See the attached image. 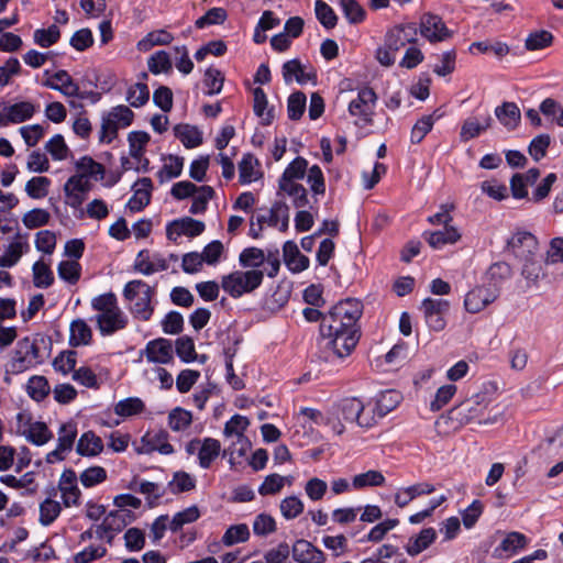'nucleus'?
I'll list each match as a JSON object with an SVG mask.
<instances>
[{
  "label": "nucleus",
  "instance_id": "31",
  "mask_svg": "<svg viewBox=\"0 0 563 563\" xmlns=\"http://www.w3.org/2000/svg\"><path fill=\"white\" fill-rule=\"evenodd\" d=\"M174 133L186 148H195L203 142L201 131L194 125L177 124L174 128Z\"/></svg>",
  "mask_w": 563,
  "mask_h": 563
},
{
  "label": "nucleus",
  "instance_id": "44",
  "mask_svg": "<svg viewBox=\"0 0 563 563\" xmlns=\"http://www.w3.org/2000/svg\"><path fill=\"white\" fill-rule=\"evenodd\" d=\"M520 263H522V276L532 282H537L541 276H543L542 271V257L537 252L531 258H519Z\"/></svg>",
  "mask_w": 563,
  "mask_h": 563
},
{
  "label": "nucleus",
  "instance_id": "26",
  "mask_svg": "<svg viewBox=\"0 0 563 563\" xmlns=\"http://www.w3.org/2000/svg\"><path fill=\"white\" fill-rule=\"evenodd\" d=\"M308 161L301 156L296 157L285 168L278 180V188L297 184L296 180L302 179L306 175Z\"/></svg>",
  "mask_w": 563,
  "mask_h": 563
},
{
  "label": "nucleus",
  "instance_id": "2",
  "mask_svg": "<svg viewBox=\"0 0 563 563\" xmlns=\"http://www.w3.org/2000/svg\"><path fill=\"white\" fill-rule=\"evenodd\" d=\"M490 404L487 393H477L471 398L462 401L450 410V419L456 420L460 424H467L477 421L479 424H493L498 420V413L493 417L485 416V410Z\"/></svg>",
  "mask_w": 563,
  "mask_h": 563
},
{
  "label": "nucleus",
  "instance_id": "52",
  "mask_svg": "<svg viewBox=\"0 0 563 563\" xmlns=\"http://www.w3.org/2000/svg\"><path fill=\"white\" fill-rule=\"evenodd\" d=\"M77 364V352L74 350H66L60 352L53 361V367L56 372L64 375L74 373Z\"/></svg>",
  "mask_w": 563,
  "mask_h": 563
},
{
  "label": "nucleus",
  "instance_id": "50",
  "mask_svg": "<svg viewBox=\"0 0 563 563\" xmlns=\"http://www.w3.org/2000/svg\"><path fill=\"white\" fill-rule=\"evenodd\" d=\"M147 67L148 70L154 75L169 73L173 68L169 54L165 51L155 52L148 57Z\"/></svg>",
  "mask_w": 563,
  "mask_h": 563
},
{
  "label": "nucleus",
  "instance_id": "51",
  "mask_svg": "<svg viewBox=\"0 0 563 563\" xmlns=\"http://www.w3.org/2000/svg\"><path fill=\"white\" fill-rule=\"evenodd\" d=\"M60 279L70 285L78 283L81 276V265L77 261H62L57 266Z\"/></svg>",
  "mask_w": 563,
  "mask_h": 563
},
{
  "label": "nucleus",
  "instance_id": "17",
  "mask_svg": "<svg viewBox=\"0 0 563 563\" xmlns=\"http://www.w3.org/2000/svg\"><path fill=\"white\" fill-rule=\"evenodd\" d=\"M58 488L62 493V499L65 507L78 506L81 492L77 485L76 472L65 470L59 478Z\"/></svg>",
  "mask_w": 563,
  "mask_h": 563
},
{
  "label": "nucleus",
  "instance_id": "46",
  "mask_svg": "<svg viewBox=\"0 0 563 563\" xmlns=\"http://www.w3.org/2000/svg\"><path fill=\"white\" fill-rule=\"evenodd\" d=\"M283 77L286 82H290L294 78L298 84H306L311 76L303 71V67L299 59H291L283 65Z\"/></svg>",
  "mask_w": 563,
  "mask_h": 563
},
{
  "label": "nucleus",
  "instance_id": "11",
  "mask_svg": "<svg viewBox=\"0 0 563 563\" xmlns=\"http://www.w3.org/2000/svg\"><path fill=\"white\" fill-rule=\"evenodd\" d=\"M419 31L431 43L442 42L452 36L442 18L433 13H424L420 18Z\"/></svg>",
  "mask_w": 563,
  "mask_h": 563
},
{
  "label": "nucleus",
  "instance_id": "12",
  "mask_svg": "<svg viewBox=\"0 0 563 563\" xmlns=\"http://www.w3.org/2000/svg\"><path fill=\"white\" fill-rule=\"evenodd\" d=\"M497 298V288H489L486 285L476 286L465 295L464 307L470 313H478Z\"/></svg>",
  "mask_w": 563,
  "mask_h": 563
},
{
  "label": "nucleus",
  "instance_id": "58",
  "mask_svg": "<svg viewBox=\"0 0 563 563\" xmlns=\"http://www.w3.org/2000/svg\"><path fill=\"white\" fill-rule=\"evenodd\" d=\"M51 179L44 176L32 177L25 185V191L32 199H42L47 196Z\"/></svg>",
  "mask_w": 563,
  "mask_h": 563
},
{
  "label": "nucleus",
  "instance_id": "24",
  "mask_svg": "<svg viewBox=\"0 0 563 563\" xmlns=\"http://www.w3.org/2000/svg\"><path fill=\"white\" fill-rule=\"evenodd\" d=\"M45 87L57 90L66 97H74L79 93V86L71 76L64 69L56 71L51 79L43 82Z\"/></svg>",
  "mask_w": 563,
  "mask_h": 563
},
{
  "label": "nucleus",
  "instance_id": "30",
  "mask_svg": "<svg viewBox=\"0 0 563 563\" xmlns=\"http://www.w3.org/2000/svg\"><path fill=\"white\" fill-rule=\"evenodd\" d=\"M511 267L506 262H497L489 266L486 272V279L489 288H497L500 294L501 285L511 277Z\"/></svg>",
  "mask_w": 563,
  "mask_h": 563
},
{
  "label": "nucleus",
  "instance_id": "9",
  "mask_svg": "<svg viewBox=\"0 0 563 563\" xmlns=\"http://www.w3.org/2000/svg\"><path fill=\"white\" fill-rule=\"evenodd\" d=\"M506 250L517 260L531 258L539 252V242L531 232L518 230L507 240Z\"/></svg>",
  "mask_w": 563,
  "mask_h": 563
},
{
  "label": "nucleus",
  "instance_id": "42",
  "mask_svg": "<svg viewBox=\"0 0 563 563\" xmlns=\"http://www.w3.org/2000/svg\"><path fill=\"white\" fill-rule=\"evenodd\" d=\"M33 284L36 288H48L54 284L53 271L43 261H36L32 266Z\"/></svg>",
  "mask_w": 563,
  "mask_h": 563
},
{
  "label": "nucleus",
  "instance_id": "29",
  "mask_svg": "<svg viewBox=\"0 0 563 563\" xmlns=\"http://www.w3.org/2000/svg\"><path fill=\"white\" fill-rule=\"evenodd\" d=\"M221 453V443L219 440L213 438L202 439V443L198 452L199 466L203 470L210 468L213 461Z\"/></svg>",
  "mask_w": 563,
  "mask_h": 563
},
{
  "label": "nucleus",
  "instance_id": "15",
  "mask_svg": "<svg viewBox=\"0 0 563 563\" xmlns=\"http://www.w3.org/2000/svg\"><path fill=\"white\" fill-rule=\"evenodd\" d=\"M169 434L166 430H158L156 432H147L141 439L142 448L137 450L139 453L151 454L155 451L163 455L174 453L173 445L168 442Z\"/></svg>",
  "mask_w": 563,
  "mask_h": 563
},
{
  "label": "nucleus",
  "instance_id": "60",
  "mask_svg": "<svg viewBox=\"0 0 563 563\" xmlns=\"http://www.w3.org/2000/svg\"><path fill=\"white\" fill-rule=\"evenodd\" d=\"M250 538V530L247 525L240 523L230 526L222 537V542L227 547L235 543L245 542Z\"/></svg>",
  "mask_w": 563,
  "mask_h": 563
},
{
  "label": "nucleus",
  "instance_id": "4",
  "mask_svg": "<svg viewBox=\"0 0 563 563\" xmlns=\"http://www.w3.org/2000/svg\"><path fill=\"white\" fill-rule=\"evenodd\" d=\"M264 278L261 269L234 271L222 276L221 287L232 298H240L257 289Z\"/></svg>",
  "mask_w": 563,
  "mask_h": 563
},
{
  "label": "nucleus",
  "instance_id": "13",
  "mask_svg": "<svg viewBox=\"0 0 563 563\" xmlns=\"http://www.w3.org/2000/svg\"><path fill=\"white\" fill-rule=\"evenodd\" d=\"M530 539L518 531L506 532L499 545L494 549L493 556L497 559H510L525 550Z\"/></svg>",
  "mask_w": 563,
  "mask_h": 563
},
{
  "label": "nucleus",
  "instance_id": "54",
  "mask_svg": "<svg viewBox=\"0 0 563 563\" xmlns=\"http://www.w3.org/2000/svg\"><path fill=\"white\" fill-rule=\"evenodd\" d=\"M150 99V89L146 84L136 82L128 88L126 101L133 108L143 107Z\"/></svg>",
  "mask_w": 563,
  "mask_h": 563
},
{
  "label": "nucleus",
  "instance_id": "20",
  "mask_svg": "<svg viewBox=\"0 0 563 563\" xmlns=\"http://www.w3.org/2000/svg\"><path fill=\"white\" fill-rule=\"evenodd\" d=\"M292 559L297 563H324V553L311 542L300 539L291 548Z\"/></svg>",
  "mask_w": 563,
  "mask_h": 563
},
{
  "label": "nucleus",
  "instance_id": "14",
  "mask_svg": "<svg viewBox=\"0 0 563 563\" xmlns=\"http://www.w3.org/2000/svg\"><path fill=\"white\" fill-rule=\"evenodd\" d=\"M206 229L202 221L196 220L190 217H184L172 221L166 227V236L170 241H176L178 236L186 235L196 238L200 235Z\"/></svg>",
  "mask_w": 563,
  "mask_h": 563
},
{
  "label": "nucleus",
  "instance_id": "47",
  "mask_svg": "<svg viewBox=\"0 0 563 563\" xmlns=\"http://www.w3.org/2000/svg\"><path fill=\"white\" fill-rule=\"evenodd\" d=\"M174 40L172 33L165 30H157L147 33V35L137 43V47L141 51H148L156 45H168Z\"/></svg>",
  "mask_w": 563,
  "mask_h": 563
},
{
  "label": "nucleus",
  "instance_id": "33",
  "mask_svg": "<svg viewBox=\"0 0 563 563\" xmlns=\"http://www.w3.org/2000/svg\"><path fill=\"white\" fill-rule=\"evenodd\" d=\"M401 395L396 390L389 389L380 393L376 399L373 415L379 418L385 417L399 405Z\"/></svg>",
  "mask_w": 563,
  "mask_h": 563
},
{
  "label": "nucleus",
  "instance_id": "21",
  "mask_svg": "<svg viewBox=\"0 0 563 563\" xmlns=\"http://www.w3.org/2000/svg\"><path fill=\"white\" fill-rule=\"evenodd\" d=\"M423 239L434 250H441L445 245L455 244L461 239V233L455 227H443L442 230L426 231Z\"/></svg>",
  "mask_w": 563,
  "mask_h": 563
},
{
  "label": "nucleus",
  "instance_id": "38",
  "mask_svg": "<svg viewBox=\"0 0 563 563\" xmlns=\"http://www.w3.org/2000/svg\"><path fill=\"white\" fill-rule=\"evenodd\" d=\"M29 250L27 242L13 241L11 242L4 253L0 255V267H12L14 266L23 253Z\"/></svg>",
  "mask_w": 563,
  "mask_h": 563
},
{
  "label": "nucleus",
  "instance_id": "63",
  "mask_svg": "<svg viewBox=\"0 0 563 563\" xmlns=\"http://www.w3.org/2000/svg\"><path fill=\"white\" fill-rule=\"evenodd\" d=\"M224 82V76L221 70L209 67L205 71L203 84L208 88L207 96H213L221 92Z\"/></svg>",
  "mask_w": 563,
  "mask_h": 563
},
{
  "label": "nucleus",
  "instance_id": "56",
  "mask_svg": "<svg viewBox=\"0 0 563 563\" xmlns=\"http://www.w3.org/2000/svg\"><path fill=\"white\" fill-rule=\"evenodd\" d=\"M314 12L318 21L325 29H333L338 23V16L334 10L323 0L314 2Z\"/></svg>",
  "mask_w": 563,
  "mask_h": 563
},
{
  "label": "nucleus",
  "instance_id": "62",
  "mask_svg": "<svg viewBox=\"0 0 563 563\" xmlns=\"http://www.w3.org/2000/svg\"><path fill=\"white\" fill-rule=\"evenodd\" d=\"M77 437V427L74 422L63 423L58 430L57 446L59 451H70Z\"/></svg>",
  "mask_w": 563,
  "mask_h": 563
},
{
  "label": "nucleus",
  "instance_id": "19",
  "mask_svg": "<svg viewBox=\"0 0 563 563\" xmlns=\"http://www.w3.org/2000/svg\"><path fill=\"white\" fill-rule=\"evenodd\" d=\"M95 320L101 335L104 336L124 329L128 324V319L121 309L99 313L95 317Z\"/></svg>",
  "mask_w": 563,
  "mask_h": 563
},
{
  "label": "nucleus",
  "instance_id": "28",
  "mask_svg": "<svg viewBox=\"0 0 563 563\" xmlns=\"http://www.w3.org/2000/svg\"><path fill=\"white\" fill-rule=\"evenodd\" d=\"M103 451V442L93 431L81 434L77 442L76 452L81 456H97Z\"/></svg>",
  "mask_w": 563,
  "mask_h": 563
},
{
  "label": "nucleus",
  "instance_id": "5",
  "mask_svg": "<svg viewBox=\"0 0 563 563\" xmlns=\"http://www.w3.org/2000/svg\"><path fill=\"white\" fill-rule=\"evenodd\" d=\"M134 119V112L126 106L120 104L111 108L101 117L99 142L110 144L118 137L120 129L130 126Z\"/></svg>",
  "mask_w": 563,
  "mask_h": 563
},
{
  "label": "nucleus",
  "instance_id": "23",
  "mask_svg": "<svg viewBox=\"0 0 563 563\" xmlns=\"http://www.w3.org/2000/svg\"><path fill=\"white\" fill-rule=\"evenodd\" d=\"M283 256L285 265L292 273H301L309 267V258L300 253L298 245L291 240L284 243Z\"/></svg>",
  "mask_w": 563,
  "mask_h": 563
},
{
  "label": "nucleus",
  "instance_id": "45",
  "mask_svg": "<svg viewBox=\"0 0 563 563\" xmlns=\"http://www.w3.org/2000/svg\"><path fill=\"white\" fill-rule=\"evenodd\" d=\"M265 262V253L258 247H246L239 255V263L243 268L257 269Z\"/></svg>",
  "mask_w": 563,
  "mask_h": 563
},
{
  "label": "nucleus",
  "instance_id": "57",
  "mask_svg": "<svg viewBox=\"0 0 563 563\" xmlns=\"http://www.w3.org/2000/svg\"><path fill=\"white\" fill-rule=\"evenodd\" d=\"M340 7L351 24H358L365 20L366 12L356 0H340Z\"/></svg>",
  "mask_w": 563,
  "mask_h": 563
},
{
  "label": "nucleus",
  "instance_id": "34",
  "mask_svg": "<svg viewBox=\"0 0 563 563\" xmlns=\"http://www.w3.org/2000/svg\"><path fill=\"white\" fill-rule=\"evenodd\" d=\"M23 434L29 442L37 446L47 443L53 438L52 431L42 421L31 422L27 430L23 431Z\"/></svg>",
  "mask_w": 563,
  "mask_h": 563
},
{
  "label": "nucleus",
  "instance_id": "18",
  "mask_svg": "<svg viewBox=\"0 0 563 563\" xmlns=\"http://www.w3.org/2000/svg\"><path fill=\"white\" fill-rule=\"evenodd\" d=\"M34 106L29 101H21L4 107L0 112V126H7L10 123H21L33 117Z\"/></svg>",
  "mask_w": 563,
  "mask_h": 563
},
{
  "label": "nucleus",
  "instance_id": "35",
  "mask_svg": "<svg viewBox=\"0 0 563 563\" xmlns=\"http://www.w3.org/2000/svg\"><path fill=\"white\" fill-rule=\"evenodd\" d=\"M441 115L442 114H438V111H434L432 114L423 115L421 119H419L411 129V143L419 144L432 130L435 120L441 118Z\"/></svg>",
  "mask_w": 563,
  "mask_h": 563
},
{
  "label": "nucleus",
  "instance_id": "64",
  "mask_svg": "<svg viewBox=\"0 0 563 563\" xmlns=\"http://www.w3.org/2000/svg\"><path fill=\"white\" fill-rule=\"evenodd\" d=\"M303 503L297 496L285 497L279 505L280 512L286 520L297 518L303 511Z\"/></svg>",
  "mask_w": 563,
  "mask_h": 563
},
{
  "label": "nucleus",
  "instance_id": "10",
  "mask_svg": "<svg viewBox=\"0 0 563 563\" xmlns=\"http://www.w3.org/2000/svg\"><path fill=\"white\" fill-rule=\"evenodd\" d=\"M449 309L450 302L445 299L426 298L421 303L426 322L433 331H442L445 328Z\"/></svg>",
  "mask_w": 563,
  "mask_h": 563
},
{
  "label": "nucleus",
  "instance_id": "25",
  "mask_svg": "<svg viewBox=\"0 0 563 563\" xmlns=\"http://www.w3.org/2000/svg\"><path fill=\"white\" fill-rule=\"evenodd\" d=\"M437 539V531L434 528H424L418 534L409 538L405 550L410 556H417L427 550Z\"/></svg>",
  "mask_w": 563,
  "mask_h": 563
},
{
  "label": "nucleus",
  "instance_id": "36",
  "mask_svg": "<svg viewBox=\"0 0 563 563\" xmlns=\"http://www.w3.org/2000/svg\"><path fill=\"white\" fill-rule=\"evenodd\" d=\"M253 97H254V113L262 119L263 125H269L272 124L274 120L273 109L266 110L267 108V97L265 91L257 87L253 90Z\"/></svg>",
  "mask_w": 563,
  "mask_h": 563
},
{
  "label": "nucleus",
  "instance_id": "27",
  "mask_svg": "<svg viewBox=\"0 0 563 563\" xmlns=\"http://www.w3.org/2000/svg\"><path fill=\"white\" fill-rule=\"evenodd\" d=\"M92 341L91 328L84 319H76L69 327V345L78 347L81 345H89Z\"/></svg>",
  "mask_w": 563,
  "mask_h": 563
},
{
  "label": "nucleus",
  "instance_id": "40",
  "mask_svg": "<svg viewBox=\"0 0 563 563\" xmlns=\"http://www.w3.org/2000/svg\"><path fill=\"white\" fill-rule=\"evenodd\" d=\"M26 391L33 400L40 402L44 400L51 391L48 380L44 376L34 375L27 380Z\"/></svg>",
  "mask_w": 563,
  "mask_h": 563
},
{
  "label": "nucleus",
  "instance_id": "61",
  "mask_svg": "<svg viewBox=\"0 0 563 563\" xmlns=\"http://www.w3.org/2000/svg\"><path fill=\"white\" fill-rule=\"evenodd\" d=\"M33 37L35 44L47 48L58 42L60 37V31L56 24H52L47 29L35 30Z\"/></svg>",
  "mask_w": 563,
  "mask_h": 563
},
{
  "label": "nucleus",
  "instance_id": "39",
  "mask_svg": "<svg viewBox=\"0 0 563 563\" xmlns=\"http://www.w3.org/2000/svg\"><path fill=\"white\" fill-rule=\"evenodd\" d=\"M385 476L382 472L369 470L365 473L357 474L352 479L354 489H364L366 487H378L385 484Z\"/></svg>",
  "mask_w": 563,
  "mask_h": 563
},
{
  "label": "nucleus",
  "instance_id": "49",
  "mask_svg": "<svg viewBox=\"0 0 563 563\" xmlns=\"http://www.w3.org/2000/svg\"><path fill=\"white\" fill-rule=\"evenodd\" d=\"M175 351L177 356L184 363H191L198 358L194 340L188 335L179 336L175 342Z\"/></svg>",
  "mask_w": 563,
  "mask_h": 563
},
{
  "label": "nucleus",
  "instance_id": "16",
  "mask_svg": "<svg viewBox=\"0 0 563 563\" xmlns=\"http://www.w3.org/2000/svg\"><path fill=\"white\" fill-rule=\"evenodd\" d=\"M146 360L156 364H169L174 360L172 341L165 338L148 341L145 346Z\"/></svg>",
  "mask_w": 563,
  "mask_h": 563
},
{
  "label": "nucleus",
  "instance_id": "43",
  "mask_svg": "<svg viewBox=\"0 0 563 563\" xmlns=\"http://www.w3.org/2000/svg\"><path fill=\"white\" fill-rule=\"evenodd\" d=\"M282 221L279 230L282 232L287 231L289 224V208L283 201H276L269 209L268 225L276 227Z\"/></svg>",
  "mask_w": 563,
  "mask_h": 563
},
{
  "label": "nucleus",
  "instance_id": "55",
  "mask_svg": "<svg viewBox=\"0 0 563 563\" xmlns=\"http://www.w3.org/2000/svg\"><path fill=\"white\" fill-rule=\"evenodd\" d=\"M62 506L58 501L46 498L40 505V522L42 526H51L59 516Z\"/></svg>",
  "mask_w": 563,
  "mask_h": 563
},
{
  "label": "nucleus",
  "instance_id": "37",
  "mask_svg": "<svg viewBox=\"0 0 563 563\" xmlns=\"http://www.w3.org/2000/svg\"><path fill=\"white\" fill-rule=\"evenodd\" d=\"M150 139V134L145 131H132L129 133V152L132 158L141 162Z\"/></svg>",
  "mask_w": 563,
  "mask_h": 563
},
{
  "label": "nucleus",
  "instance_id": "7",
  "mask_svg": "<svg viewBox=\"0 0 563 563\" xmlns=\"http://www.w3.org/2000/svg\"><path fill=\"white\" fill-rule=\"evenodd\" d=\"M338 415L347 422H355L362 428H371L376 423L375 415L365 412V406L356 397H347L338 404Z\"/></svg>",
  "mask_w": 563,
  "mask_h": 563
},
{
  "label": "nucleus",
  "instance_id": "59",
  "mask_svg": "<svg viewBox=\"0 0 563 563\" xmlns=\"http://www.w3.org/2000/svg\"><path fill=\"white\" fill-rule=\"evenodd\" d=\"M492 118L487 115L483 123L477 122L474 119H467L461 128V139L463 141L472 140L478 136L483 131L490 126Z\"/></svg>",
  "mask_w": 563,
  "mask_h": 563
},
{
  "label": "nucleus",
  "instance_id": "3",
  "mask_svg": "<svg viewBox=\"0 0 563 563\" xmlns=\"http://www.w3.org/2000/svg\"><path fill=\"white\" fill-rule=\"evenodd\" d=\"M123 296L129 301H134L131 312L141 321H148L154 313L152 298L154 289L145 282L135 279L129 282L123 289Z\"/></svg>",
  "mask_w": 563,
  "mask_h": 563
},
{
  "label": "nucleus",
  "instance_id": "32",
  "mask_svg": "<svg viewBox=\"0 0 563 563\" xmlns=\"http://www.w3.org/2000/svg\"><path fill=\"white\" fill-rule=\"evenodd\" d=\"M495 114L508 130L516 129L521 118L520 110L515 102H504L495 109Z\"/></svg>",
  "mask_w": 563,
  "mask_h": 563
},
{
  "label": "nucleus",
  "instance_id": "41",
  "mask_svg": "<svg viewBox=\"0 0 563 563\" xmlns=\"http://www.w3.org/2000/svg\"><path fill=\"white\" fill-rule=\"evenodd\" d=\"M145 410L144 401L139 397H129L120 400L114 406V413L128 418L142 413Z\"/></svg>",
  "mask_w": 563,
  "mask_h": 563
},
{
  "label": "nucleus",
  "instance_id": "1",
  "mask_svg": "<svg viewBox=\"0 0 563 563\" xmlns=\"http://www.w3.org/2000/svg\"><path fill=\"white\" fill-rule=\"evenodd\" d=\"M363 312V303L355 298H346L334 305L328 313L322 314L317 308H305L302 314L308 322H320V335L324 349L331 356L344 358L350 355L360 341L361 332L357 321Z\"/></svg>",
  "mask_w": 563,
  "mask_h": 563
},
{
  "label": "nucleus",
  "instance_id": "53",
  "mask_svg": "<svg viewBox=\"0 0 563 563\" xmlns=\"http://www.w3.org/2000/svg\"><path fill=\"white\" fill-rule=\"evenodd\" d=\"M200 517V511L197 506H190L173 517L169 529L173 532L179 531L185 525L197 521Z\"/></svg>",
  "mask_w": 563,
  "mask_h": 563
},
{
  "label": "nucleus",
  "instance_id": "6",
  "mask_svg": "<svg viewBox=\"0 0 563 563\" xmlns=\"http://www.w3.org/2000/svg\"><path fill=\"white\" fill-rule=\"evenodd\" d=\"M40 347L35 341L23 338L18 341L12 358L8 364V372L19 374L43 363Z\"/></svg>",
  "mask_w": 563,
  "mask_h": 563
},
{
  "label": "nucleus",
  "instance_id": "48",
  "mask_svg": "<svg viewBox=\"0 0 563 563\" xmlns=\"http://www.w3.org/2000/svg\"><path fill=\"white\" fill-rule=\"evenodd\" d=\"M216 192L211 186L205 185L199 187L198 191L192 196V203L189 212L192 214H201L207 210L209 200L214 197Z\"/></svg>",
  "mask_w": 563,
  "mask_h": 563
},
{
  "label": "nucleus",
  "instance_id": "8",
  "mask_svg": "<svg viewBox=\"0 0 563 563\" xmlns=\"http://www.w3.org/2000/svg\"><path fill=\"white\" fill-rule=\"evenodd\" d=\"M376 101V92L371 87H363L358 90L357 97L349 103V113L360 118L363 124H371Z\"/></svg>",
  "mask_w": 563,
  "mask_h": 563
},
{
  "label": "nucleus",
  "instance_id": "22",
  "mask_svg": "<svg viewBox=\"0 0 563 563\" xmlns=\"http://www.w3.org/2000/svg\"><path fill=\"white\" fill-rule=\"evenodd\" d=\"M136 186L140 187L134 190L133 196L126 203V207L132 212H140L150 203L153 183L151 178L143 177L135 181L133 188Z\"/></svg>",
  "mask_w": 563,
  "mask_h": 563
}]
</instances>
